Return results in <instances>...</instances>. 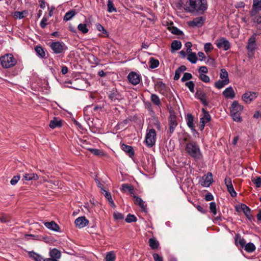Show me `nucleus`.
<instances>
[{
    "label": "nucleus",
    "mask_w": 261,
    "mask_h": 261,
    "mask_svg": "<svg viewBox=\"0 0 261 261\" xmlns=\"http://www.w3.org/2000/svg\"><path fill=\"white\" fill-rule=\"evenodd\" d=\"M184 9L190 13L202 14L207 10V0H188L184 5Z\"/></svg>",
    "instance_id": "f257e3e1"
},
{
    "label": "nucleus",
    "mask_w": 261,
    "mask_h": 261,
    "mask_svg": "<svg viewBox=\"0 0 261 261\" xmlns=\"http://www.w3.org/2000/svg\"><path fill=\"white\" fill-rule=\"evenodd\" d=\"M186 152L192 158L200 160L202 158V154L198 144L193 141L188 142L185 147Z\"/></svg>",
    "instance_id": "f03ea898"
},
{
    "label": "nucleus",
    "mask_w": 261,
    "mask_h": 261,
    "mask_svg": "<svg viewBox=\"0 0 261 261\" xmlns=\"http://www.w3.org/2000/svg\"><path fill=\"white\" fill-rule=\"evenodd\" d=\"M244 109V107L240 105L237 101L232 102L230 108V116L236 122H241V114Z\"/></svg>",
    "instance_id": "7ed1b4c3"
},
{
    "label": "nucleus",
    "mask_w": 261,
    "mask_h": 261,
    "mask_svg": "<svg viewBox=\"0 0 261 261\" xmlns=\"http://www.w3.org/2000/svg\"><path fill=\"white\" fill-rule=\"evenodd\" d=\"M2 66L4 68H9L17 64V60L11 54H7L0 58Z\"/></svg>",
    "instance_id": "20e7f679"
},
{
    "label": "nucleus",
    "mask_w": 261,
    "mask_h": 261,
    "mask_svg": "<svg viewBox=\"0 0 261 261\" xmlns=\"http://www.w3.org/2000/svg\"><path fill=\"white\" fill-rule=\"evenodd\" d=\"M49 47L56 54H61L67 49L65 43L61 41L52 42L49 43Z\"/></svg>",
    "instance_id": "39448f33"
},
{
    "label": "nucleus",
    "mask_w": 261,
    "mask_h": 261,
    "mask_svg": "<svg viewBox=\"0 0 261 261\" xmlns=\"http://www.w3.org/2000/svg\"><path fill=\"white\" fill-rule=\"evenodd\" d=\"M256 36L257 34L254 33L248 40L246 48L247 50L248 55L253 56L255 49L257 48V44L256 42Z\"/></svg>",
    "instance_id": "423d86ee"
},
{
    "label": "nucleus",
    "mask_w": 261,
    "mask_h": 261,
    "mask_svg": "<svg viewBox=\"0 0 261 261\" xmlns=\"http://www.w3.org/2000/svg\"><path fill=\"white\" fill-rule=\"evenodd\" d=\"M156 132L155 129L152 128L148 130L145 137V142L149 147L152 146L156 141Z\"/></svg>",
    "instance_id": "0eeeda50"
},
{
    "label": "nucleus",
    "mask_w": 261,
    "mask_h": 261,
    "mask_svg": "<svg viewBox=\"0 0 261 261\" xmlns=\"http://www.w3.org/2000/svg\"><path fill=\"white\" fill-rule=\"evenodd\" d=\"M258 94L256 92L247 91L242 95V100L246 103H250L257 98Z\"/></svg>",
    "instance_id": "6e6552de"
},
{
    "label": "nucleus",
    "mask_w": 261,
    "mask_h": 261,
    "mask_svg": "<svg viewBox=\"0 0 261 261\" xmlns=\"http://www.w3.org/2000/svg\"><path fill=\"white\" fill-rule=\"evenodd\" d=\"M215 43L218 48H223L224 50H227L230 48L229 42L225 38L216 40Z\"/></svg>",
    "instance_id": "1a4fd4ad"
},
{
    "label": "nucleus",
    "mask_w": 261,
    "mask_h": 261,
    "mask_svg": "<svg viewBox=\"0 0 261 261\" xmlns=\"http://www.w3.org/2000/svg\"><path fill=\"white\" fill-rule=\"evenodd\" d=\"M195 97L198 99L204 106L208 105V102L207 100L206 94L202 90L200 89L197 90Z\"/></svg>",
    "instance_id": "9d476101"
},
{
    "label": "nucleus",
    "mask_w": 261,
    "mask_h": 261,
    "mask_svg": "<svg viewBox=\"0 0 261 261\" xmlns=\"http://www.w3.org/2000/svg\"><path fill=\"white\" fill-rule=\"evenodd\" d=\"M261 11V0H253L252 8L250 12L251 16H255Z\"/></svg>",
    "instance_id": "9b49d317"
},
{
    "label": "nucleus",
    "mask_w": 261,
    "mask_h": 261,
    "mask_svg": "<svg viewBox=\"0 0 261 261\" xmlns=\"http://www.w3.org/2000/svg\"><path fill=\"white\" fill-rule=\"evenodd\" d=\"M205 20L203 17L199 16L188 22V24L192 27H201L203 24Z\"/></svg>",
    "instance_id": "f8f14e48"
},
{
    "label": "nucleus",
    "mask_w": 261,
    "mask_h": 261,
    "mask_svg": "<svg viewBox=\"0 0 261 261\" xmlns=\"http://www.w3.org/2000/svg\"><path fill=\"white\" fill-rule=\"evenodd\" d=\"M128 81L134 85L138 84L140 82V76L134 72L129 73L127 76Z\"/></svg>",
    "instance_id": "ddd939ff"
},
{
    "label": "nucleus",
    "mask_w": 261,
    "mask_h": 261,
    "mask_svg": "<svg viewBox=\"0 0 261 261\" xmlns=\"http://www.w3.org/2000/svg\"><path fill=\"white\" fill-rule=\"evenodd\" d=\"M236 210L238 212L242 211L245 216L249 219L251 218V215L250 214V209L245 204H241L236 206Z\"/></svg>",
    "instance_id": "4468645a"
},
{
    "label": "nucleus",
    "mask_w": 261,
    "mask_h": 261,
    "mask_svg": "<svg viewBox=\"0 0 261 261\" xmlns=\"http://www.w3.org/2000/svg\"><path fill=\"white\" fill-rule=\"evenodd\" d=\"M177 125L176 116L174 115L171 114L169 118V133L170 134L174 132Z\"/></svg>",
    "instance_id": "2eb2a0df"
},
{
    "label": "nucleus",
    "mask_w": 261,
    "mask_h": 261,
    "mask_svg": "<svg viewBox=\"0 0 261 261\" xmlns=\"http://www.w3.org/2000/svg\"><path fill=\"white\" fill-rule=\"evenodd\" d=\"M75 225L79 228H83L89 223V221L85 217H80L75 219Z\"/></svg>",
    "instance_id": "dca6fc26"
},
{
    "label": "nucleus",
    "mask_w": 261,
    "mask_h": 261,
    "mask_svg": "<svg viewBox=\"0 0 261 261\" xmlns=\"http://www.w3.org/2000/svg\"><path fill=\"white\" fill-rule=\"evenodd\" d=\"M222 94L227 99H233L236 96V93L232 87H229L226 88L223 91Z\"/></svg>",
    "instance_id": "f3484780"
},
{
    "label": "nucleus",
    "mask_w": 261,
    "mask_h": 261,
    "mask_svg": "<svg viewBox=\"0 0 261 261\" xmlns=\"http://www.w3.org/2000/svg\"><path fill=\"white\" fill-rule=\"evenodd\" d=\"M203 181H201V185L203 187H208L212 184L213 180L212 174L208 173L206 175H204L202 177Z\"/></svg>",
    "instance_id": "a211bd4d"
},
{
    "label": "nucleus",
    "mask_w": 261,
    "mask_h": 261,
    "mask_svg": "<svg viewBox=\"0 0 261 261\" xmlns=\"http://www.w3.org/2000/svg\"><path fill=\"white\" fill-rule=\"evenodd\" d=\"M134 199V203L135 204L138 205L142 211H146V204L140 197L135 195L133 196Z\"/></svg>",
    "instance_id": "6ab92c4d"
},
{
    "label": "nucleus",
    "mask_w": 261,
    "mask_h": 261,
    "mask_svg": "<svg viewBox=\"0 0 261 261\" xmlns=\"http://www.w3.org/2000/svg\"><path fill=\"white\" fill-rule=\"evenodd\" d=\"M49 255L50 257L53 258L56 260H58L61 258V253L60 251L56 248H54L50 250L49 252Z\"/></svg>",
    "instance_id": "aec40b11"
},
{
    "label": "nucleus",
    "mask_w": 261,
    "mask_h": 261,
    "mask_svg": "<svg viewBox=\"0 0 261 261\" xmlns=\"http://www.w3.org/2000/svg\"><path fill=\"white\" fill-rule=\"evenodd\" d=\"M120 95L116 90H112L109 95V98L114 102L118 101L120 99Z\"/></svg>",
    "instance_id": "412c9836"
},
{
    "label": "nucleus",
    "mask_w": 261,
    "mask_h": 261,
    "mask_svg": "<svg viewBox=\"0 0 261 261\" xmlns=\"http://www.w3.org/2000/svg\"><path fill=\"white\" fill-rule=\"evenodd\" d=\"M235 244L237 246L239 245L242 248H244L246 244V241L245 239L241 237L240 234H237L235 236Z\"/></svg>",
    "instance_id": "4be33fe9"
},
{
    "label": "nucleus",
    "mask_w": 261,
    "mask_h": 261,
    "mask_svg": "<svg viewBox=\"0 0 261 261\" xmlns=\"http://www.w3.org/2000/svg\"><path fill=\"white\" fill-rule=\"evenodd\" d=\"M62 126V121L57 118H54L50 121L49 127L53 129L60 127Z\"/></svg>",
    "instance_id": "5701e85b"
},
{
    "label": "nucleus",
    "mask_w": 261,
    "mask_h": 261,
    "mask_svg": "<svg viewBox=\"0 0 261 261\" xmlns=\"http://www.w3.org/2000/svg\"><path fill=\"white\" fill-rule=\"evenodd\" d=\"M121 191L124 193L128 191L130 194H134V188L133 186L130 185L124 184L121 186Z\"/></svg>",
    "instance_id": "b1692460"
},
{
    "label": "nucleus",
    "mask_w": 261,
    "mask_h": 261,
    "mask_svg": "<svg viewBox=\"0 0 261 261\" xmlns=\"http://www.w3.org/2000/svg\"><path fill=\"white\" fill-rule=\"evenodd\" d=\"M44 225L48 229L54 230L58 231L59 229V225L56 224L54 221L48 222L44 223Z\"/></svg>",
    "instance_id": "393cba45"
},
{
    "label": "nucleus",
    "mask_w": 261,
    "mask_h": 261,
    "mask_svg": "<svg viewBox=\"0 0 261 261\" xmlns=\"http://www.w3.org/2000/svg\"><path fill=\"white\" fill-rule=\"evenodd\" d=\"M194 118L193 116L188 114L187 116V123L188 126L192 131H195V126L193 123Z\"/></svg>",
    "instance_id": "a878e982"
},
{
    "label": "nucleus",
    "mask_w": 261,
    "mask_h": 261,
    "mask_svg": "<svg viewBox=\"0 0 261 261\" xmlns=\"http://www.w3.org/2000/svg\"><path fill=\"white\" fill-rule=\"evenodd\" d=\"M229 83V81L221 79L216 82L214 84V86L216 88L220 89L223 88L225 85L228 84Z\"/></svg>",
    "instance_id": "bb28decb"
},
{
    "label": "nucleus",
    "mask_w": 261,
    "mask_h": 261,
    "mask_svg": "<svg viewBox=\"0 0 261 261\" xmlns=\"http://www.w3.org/2000/svg\"><path fill=\"white\" fill-rule=\"evenodd\" d=\"M23 178L27 181L31 180H36L38 179L39 176L36 173H25L23 176Z\"/></svg>",
    "instance_id": "cd10ccee"
},
{
    "label": "nucleus",
    "mask_w": 261,
    "mask_h": 261,
    "mask_svg": "<svg viewBox=\"0 0 261 261\" xmlns=\"http://www.w3.org/2000/svg\"><path fill=\"white\" fill-rule=\"evenodd\" d=\"M29 257L35 261H43V257L40 254L34 252L30 251L29 252Z\"/></svg>",
    "instance_id": "c85d7f7f"
},
{
    "label": "nucleus",
    "mask_w": 261,
    "mask_h": 261,
    "mask_svg": "<svg viewBox=\"0 0 261 261\" xmlns=\"http://www.w3.org/2000/svg\"><path fill=\"white\" fill-rule=\"evenodd\" d=\"M121 148L123 151L128 154L129 157H133L134 155V151L133 150V148L128 145H126L125 144H122L121 146Z\"/></svg>",
    "instance_id": "c756f323"
},
{
    "label": "nucleus",
    "mask_w": 261,
    "mask_h": 261,
    "mask_svg": "<svg viewBox=\"0 0 261 261\" xmlns=\"http://www.w3.org/2000/svg\"><path fill=\"white\" fill-rule=\"evenodd\" d=\"M202 111L204 113L203 116L200 118V123L206 124L211 119V116L207 112H206L204 109H202Z\"/></svg>",
    "instance_id": "7c9ffc66"
},
{
    "label": "nucleus",
    "mask_w": 261,
    "mask_h": 261,
    "mask_svg": "<svg viewBox=\"0 0 261 261\" xmlns=\"http://www.w3.org/2000/svg\"><path fill=\"white\" fill-rule=\"evenodd\" d=\"M35 50L37 55L41 58H44L45 57V53L43 48L41 46H37Z\"/></svg>",
    "instance_id": "2f4dec72"
},
{
    "label": "nucleus",
    "mask_w": 261,
    "mask_h": 261,
    "mask_svg": "<svg viewBox=\"0 0 261 261\" xmlns=\"http://www.w3.org/2000/svg\"><path fill=\"white\" fill-rule=\"evenodd\" d=\"M149 246L152 249H156L158 248L159 246V243L155 239L153 238H150L149 240Z\"/></svg>",
    "instance_id": "473e14b6"
},
{
    "label": "nucleus",
    "mask_w": 261,
    "mask_h": 261,
    "mask_svg": "<svg viewBox=\"0 0 261 261\" xmlns=\"http://www.w3.org/2000/svg\"><path fill=\"white\" fill-rule=\"evenodd\" d=\"M244 249L247 252H252L255 251L256 249L255 246L252 243H248L245 244Z\"/></svg>",
    "instance_id": "72a5a7b5"
},
{
    "label": "nucleus",
    "mask_w": 261,
    "mask_h": 261,
    "mask_svg": "<svg viewBox=\"0 0 261 261\" xmlns=\"http://www.w3.org/2000/svg\"><path fill=\"white\" fill-rule=\"evenodd\" d=\"M149 63V67L152 69L155 68L159 65V60L153 58H150Z\"/></svg>",
    "instance_id": "f704fd0d"
},
{
    "label": "nucleus",
    "mask_w": 261,
    "mask_h": 261,
    "mask_svg": "<svg viewBox=\"0 0 261 261\" xmlns=\"http://www.w3.org/2000/svg\"><path fill=\"white\" fill-rule=\"evenodd\" d=\"M151 100L152 102V103L158 106H160L161 105V101L159 97V96L155 94H152L151 95Z\"/></svg>",
    "instance_id": "c9c22d12"
},
{
    "label": "nucleus",
    "mask_w": 261,
    "mask_h": 261,
    "mask_svg": "<svg viewBox=\"0 0 261 261\" xmlns=\"http://www.w3.org/2000/svg\"><path fill=\"white\" fill-rule=\"evenodd\" d=\"M187 59L192 63H196L197 60V57L196 55L194 53H188Z\"/></svg>",
    "instance_id": "e433bc0d"
},
{
    "label": "nucleus",
    "mask_w": 261,
    "mask_h": 261,
    "mask_svg": "<svg viewBox=\"0 0 261 261\" xmlns=\"http://www.w3.org/2000/svg\"><path fill=\"white\" fill-rule=\"evenodd\" d=\"M106 261H115L116 255L114 251H110L107 253L106 256Z\"/></svg>",
    "instance_id": "4c0bfd02"
},
{
    "label": "nucleus",
    "mask_w": 261,
    "mask_h": 261,
    "mask_svg": "<svg viewBox=\"0 0 261 261\" xmlns=\"http://www.w3.org/2000/svg\"><path fill=\"white\" fill-rule=\"evenodd\" d=\"M181 47V43L180 41L174 40L171 44V48L173 50H179Z\"/></svg>",
    "instance_id": "58836bf2"
},
{
    "label": "nucleus",
    "mask_w": 261,
    "mask_h": 261,
    "mask_svg": "<svg viewBox=\"0 0 261 261\" xmlns=\"http://www.w3.org/2000/svg\"><path fill=\"white\" fill-rule=\"evenodd\" d=\"M88 150L93 154L97 155L102 156L105 155V153L101 150L94 148H89Z\"/></svg>",
    "instance_id": "ea45409f"
},
{
    "label": "nucleus",
    "mask_w": 261,
    "mask_h": 261,
    "mask_svg": "<svg viewBox=\"0 0 261 261\" xmlns=\"http://www.w3.org/2000/svg\"><path fill=\"white\" fill-rule=\"evenodd\" d=\"M78 30L83 34H86L89 31L86 24L80 23L77 26Z\"/></svg>",
    "instance_id": "a19ab883"
},
{
    "label": "nucleus",
    "mask_w": 261,
    "mask_h": 261,
    "mask_svg": "<svg viewBox=\"0 0 261 261\" xmlns=\"http://www.w3.org/2000/svg\"><path fill=\"white\" fill-rule=\"evenodd\" d=\"M75 14L74 11L72 10L67 12L64 16V20L68 21L71 19Z\"/></svg>",
    "instance_id": "79ce46f5"
},
{
    "label": "nucleus",
    "mask_w": 261,
    "mask_h": 261,
    "mask_svg": "<svg viewBox=\"0 0 261 261\" xmlns=\"http://www.w3.org/2000/svg\"><path fill=\"white\" fill-rule=\"evenodd\" d=\"M220 77L221 80L229 81L228 73L225 69H222L221 70Z\"/></svg>",
    "instance_id": "37998d69"
},
{
    "label": "nucleus",
    "mask_w": 261,
    "mask_h": 261,
    "mask_svg": "<svg viewBox=\"0 0 261 261\" xmlns=\"http://www.w3.org/2000/svg\"><path fill=\"white\" fill-rule=\"evenodd\" d=\"M108 11L110 13L116 12V9L114 7V5L112 0H108Z\"/></svg>",
    "instance_id": "c03bdc74"
},
{
    "label": "nucleus",
    "mask_w": 261,
    "mask_h": 261,
    "mask_svg": "<svg viewBox=\"0 0 261 261\" xmlns=\"http://www.w3.org/2000/svg\"><path fill=\"white\" fill-rule=\"evenodd\" d=\"M103 191L105 192V197L108 199V201L110 202L111 206L114 207L115 206V203H114L113 200H112L110 193L108 191H106L105 190H103Z\"/></svg>",
    "instance_id": "a18cd8bd"
},
{
    "label": "nucleus",
    "mask_w": 261,
    "mask_h": 261,
    "mask_svg": "<svg viewBox=\"0 0 261 261\" xmlns=\"http://www.w3.org/2000/svg\"><path fill=\"white\" fill-rule=\"evenodd\" d=\"M213 46L210 42L206 43L204 44V50L206 54L211 52L213 49Z\"/></svg>",
    "instance_id": "49530a36"
},
{
    "label": "nucleus",
    "mask_w": 261,
    "mask_h": 261,
    "mask_svg": "<svg viewBox=\"0 0 261 261\" xmlns=\"http://www.w3.org/2000/svg\"><path fill=\"white\" fill-rule=\"evenodd\" d=\"M199 78L204 83H209L210 81V78L208 76L205 74L200 73L199 75Z\"/></svg>",
    "instance_id": "de8ad7c7"
},
{
    "label": "nucleus",
    "mask_w": 261,
    "mask_h": 261,
    "mask_svg": "<svg viewBox=\"0 0 261 261\" xmlns=\"http://www.w3.org/2000/svg\"><path fill=\"white\" fill-rule=\"evenodd\" d=\"M137 221V218L133 215L128 214L125 219V221L127 223H131L133 222H136Z\"/></svg>",
    "instance_id": "09e8293b"
},
{
    "label": "nucleus",
    "mask_w": 261,
    "mask_h": 261,
    "mask_svg": "<svg viewBox=\"0 0 261 261\" xmlns=\"http://www.w3.org/2000/svg\"><path fill=\"white\" fill-rule=\"evenodd\" d=\"M210 208L211 212L214 215H216L217 214L216 204L215 202H212L210 204Z\"/></svg>",
    "instance_id": "8fccbe9b"
},
{
    "label": "nucleus",
    "mask_w": 261,
    "mask_h": 261,
    "mask_svg": "<svg viewBox=\"0 0 261 261\" xmlns=\"http://www.w3.org/2000/svg\"><path fill=\"white\" fill-rule=\"evenodd\" d=\"M227 189L229 193V194L231 195V196L233 197H236L237 195V193L234 190V188L233 187L232 185H230V186H227Z\"/></svg>",
    "instance_id": "3c124183"
},
{
    "label": "nucleus",
    "mask_w": 261,
    "mask_h": 261,
    "mask_svg": "<svg viewBox=\"0 0 261 261\" xmlns=\"http://www.w3.org/2000/svg\"><path fill=\"white\" fill-rule=\"evenodd\" d=\"M186 86L189 89L190 91L193 93L194 92L195 84L192 81L188 82L186 83Z\"/></svg>",
    "instance_id": "603ef678"
},
{
    "label": "nucleus",
    "mask_w": 261,
    "mask_h": 261,
    "mask_svg": "<svg viewBox=\"0 0 261 261\" xmlns=\"http://www.w3.org/2000/svg\"><path fill=\"white\" fill-rule=\"evenodd\" d=\"M114 218L117 220H122L124 218L123 215L118 212H115L113 214Z\"/></svg>",
    "instance_id": "864d4df0"
},
{
    "label": "nucleus",
    "mask_w": 261,
    "mask_h": 261,
    "mask_svg": "<svg viewBox=\"0 0 261 261\" xmlns=\"http://www.w3.org/2000/svg\"><path fill=\"white\" fill-rule=\"evenodd\" d=\"M192 78V75L190 73H185L183 76L181 78V81L182 82H185L188 80H191Z\"/></svg>",
    "instance_id": "5fc2aeb1"
},
{
    "label": "nucleus",
    "mask_w": 261,
    "mask_h": 261,
    "mask_svg": "<svg viewBox=\"0 0 261 261\" xmlns=\"http://www.w3.org/2000/svg\"><path fill=\"white\" fill-rule=\"evenodd\" d=\"M170 30L171 33L173 34L180 35L182 34V32L175 27H172L170 28Z\"/></svg>",
    "instance_id": "6e6d98bb"
},
{
    "label": "nucleus",
    "mask_w": 261,
    "mask_h": 261,
    "mask_svg": "<svg viewBox=\"0 0 261 261\" xmlns=\"http://www.w3.org/2000/svg\"><path fill=\"white\" fill-rule=\"evenodd\" d=\"M253 182L255 185L256 187L259 188L261 186V178L258 177L256 178L252 179Z\"/></svg>",
    "instance_id": "4d7b16f0"
},
{
    "label": "nucleus",
    "mask_w": 261,
    "mask_h": 261,
    "mask_svg": "<svg viewBox=\"0 0 261 261\" xmlns=\"http://www.w3.org/2000/svg\"><path fill=\"white\" fill-rule=\"evenodd\" d=\"M188 135L186 134H183L182 136H180L179 138V140L181 144H184L188 140Z\"/></svg>",
    "instance_id": "13d9d810"
},
{
    "label": "nucleus",
    "mask_w": 261,
    "mask_h": 261,
    "mask_svg": "<svg viewBox=\"0 0 261 261\" xmlns=\"http://www.w3.org/2000/svg\"><path fill=\"white\" fill-rule=\"evenodd\" d=\"M20 177L19 175L14 176L10 181L11 184L12 185H15L17 183L18 180L20 179Z\"/></svg>",
    "instance_id": "bf43d9fd"
},
{
    "label": "nucleus",
    "mask_w": 261,
    "mask_h": 261,
    "mask_svg": "<svg viewBox=\"0 0 261 261\" xmlns=\"http://www.w3.org/2000/svg\"><path fill=\"white\" fill-rule=\"evenodd\" d=\"M252 17H253V21L254 22H257V23H261V16L260 15L257 14Z\"/></svg>",
    "instance_id": "052dcab7"
},
{
    "label": "nucleus",
    "mask_w": 261,
    "mask_h": 261,
    "mask_svg": "<svg viewBox=\"0 0 261 261\" xmlns=\"http://www.w3.org/2000/svg\"><path fill=\"white\" fill-rule=\"evenodd\" d=\"M152 256L154 261H163V257L157 253H153Z\"/></svg>",
    "instance_id": "680f3d73"
},
{
    "label": "nucleus",
    "mask_w": 261,
    "mask_h": 261,
    "mask_svg": "<svg viewBox=\"0 0 261 261\" xmlns=\"http://www.w3.org/2000/svg\"><path fill=\"white\" fill-rule=\"evenodd\" d=\"M47 19L46 17H43L40 22V27L42 28H45L47 25Z\"/></svg>",
    "instance_id": "e2e57ef3"
},
{
    "label": "nucleus",
    "mask_w": 261,
    "mask_h": 261,
    "mask_svg": "<svg viewBox=\"0 0 261 261\" xmlns=\"http://www.w3.org/2000/svg\"><path fill=\"white\" fill-rule=\"evenodd\" d=\"M14 16L16 18L21 19L24 17L23 13L19 11H16L14 13Z\"/></svg>",
    "instance_id": "0e129e2a"
},
{
    "label": "nucleus",
    "mask_w": 261,
    "mask_h": 261,
    "mask_svg": "<svg viewBox=\"0 0 261 261\" xmlns=\"http://www.w3.org/2000/svg\"><path fill=\"white\" fill-rule=\"evenodd\" d=\"M96 28L99 31H102L103 34H106L107 33L105 28L99 23L96 25Z\"/></svg>",
    "instance_id": "69168bd1"
},
{
    "label": "nucleus",
    "mask_w": 261,
    "mask_h": 261,
    "mask_svg": "<svg viewBox=\"0 0 261 261\" xmlns=\"http://www.w3.org/2000/svg\"><path fill=\"white\" fill-rule=\"evenodd\" d=\"M214 197L212 194L210 193H208L205 196V199L207 201H211L213 199Z\"/></svg>",
    "instance_id": "338daca9"
},
{
    "label": "nucleus",
    "mask_w": 261,
    "mask_h": 261,
    "mask_svg": "<svg viewBox=\"0 0 261 261\" xmlns=\"http://www.w3.org/2000/svg\"><path fill=\"white\" fill-rule=\"evenodd\" d=\"M186 47H187V52L188 53H190L191 52V46H192V43L190 42H188L185 44Z\"/></svg>",
    "instance_id": "774afa93"
}]
</instances>
